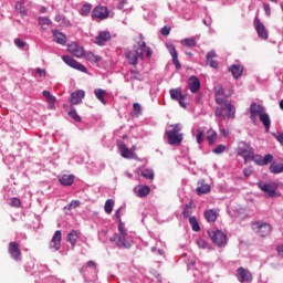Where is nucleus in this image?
I'll use <instances>...</instances> for the list:
<instances>
[{
	"mask_svg": "<svg viewBox=\"0 0 283 283\" xmlns=\"http://www.w3.org/2000/svg\"><path fill=\"white\" fill-rule=\"evenodd\" d=\"M170 129L166 130L169 145H180L185 140V135L182 132V124H171Z\"/></svg>",
	"mask_w": 283,
	"mask_h": 283,
	"instance_id": "1",
	"label": "nucleus"
},
{
	"mask_svg": "<svg viewBox=\"0 0 283 283\" xmlns=\"http://www.w3.org/2000/svg\"><path fill=\"white\" fill-rule=\"evenodd\" d=\"M213 90L217 105L229 102L230 96H233V86L231 85L223 86L222 84H216Z\"/></svg>",
	"mask_w": 283,
	"mask_h": 283,
	"instance_id": "2",
	"label": "nucleus"
},
{
	"mask_svg": "<svg viewBox=\"0 0 283 283\" xmlns=\"http://www.w3.org/2000/svg\"><path fill=\"white\" fill-rule=\"evenodd\" d=\"M137 45L126 52V59L129 65H138V59L143 60V53L145 52V48H147V43L139 41Z\"/></svg>",
	"mask_w": 283,
	"mask_h": 283,
	"instance_id": "3",
	"label": "nucleus"
},
{
	"mask_svg": "<svg viewBox=\"0 0 283 283\" xmlns=\"http://www.w3.org/2000/svg\"><path fill=\"white\" fill-rule=\"evenodd\" d=\"M218 105L219 107H217L214 112L217 117L228 118V120L235 118V107L230 101Z\"/></svg>",
	"mask_w": 283,
	"mask_h": 283,
	"instance_id": "4",
	"label": "nucleus"
},
{
	"mask_svg": "<svg viewBox=\"0 0 283 283\" xmlns=\"http://www.w3.org/2000/svg\"><path fill=\"white\" fill-rule=\"evenodd\" d=\"M251 229L256 235H259V238H266L268 235H271L273 226L264 221H253L251 223Z\"/></svg>",
	"mask_w": 283,
	"mask_h": 283,
	"instance_id": "5",
	"label": "nucleus"
},
{
	"mask_svg": "<svg viewBox=\"0 0 283 283\" xmlns=\"http://www.w3.org/2000/svg\"><path fill=\"white\" fill-rule=\"evenodd\" d=\"M259 187L261 191L266 193V198H280V196H282L280 191H277V184L275 182L260 184Z\"/></svg>",
	"mask_w": 283,
	"mask_h": 283,
	"instance_id": "6",
	"label": "nucleus"
},
{
	"mask_svg": "<svg viewBox=\"0 0 283 283\" xmlns=\"http://www.w3.org/2000/svg\"><path fill=\"white\" fill-rule=\"evenodd\" d=\"M209 238L212 240L213 244L217 247H222V244H227V234L220 230L208 231Z\"/></svg>",
	"mask_w": 283,
	"mask_h": 283,
	"instance_id": "7",
	"label": "nucleus"
},
{
	"mask_svg": "<svg viewBox=\"0 0 283 283\" xmlns=\"http://www.w3.org/2000/svg\"><path fill=\"white\" fill-rule=\"evenodd\" d=\"M253 24L259 39L266 41L269 39V31L266 30V27L264 25V23H262L260 18H254Z\"/></svg>",
	"mask_w": 283,
	"mask_h": 283,
	"instance_id": "8",
	"label": "nucleus"
},
{
	"mask_svg": "<svg viewBox=\"0 0 283 283\" xmlns=\"http://www.w3.org/2000/svg\"><path fill=\"white\" fill-rule=\"evenodd\" d=\"M108 18H109V10L107 9V7L98 6V7H95L92 11L93 20L98 19V21H105V19H108Z\"/></svg>",
	"mask_w": 283,
	"mask_h": 283,
	"instance_id": "9",
	"label": "nucleus"
},
{
	"mask_svg": "<svg viewBox=\"0 0 283 283\" xmlns=\"http://www.w3.org/2000/svg\"><path fill=\"white\" fill-rule=\"evenodd\" d=\"M8 251L12 260H14L15 262H21V260H23V253H21V248H19V243L11 241L9 243Z\"/></svg>",
	"mask_w": 283,
	"mask_h": 283,
	"instance_id": "10",
	"label": "nucleus"
},
{
	"mask_svg": "<svg viewBox=\"0 0 283 283\" xmlns=\"http://www.w3.org/2000/svg\"><path fill=\"white\" fill-rule=\"evenodd\" d=\"M62 60L64 61V63H66V65H69L70 67H73V70H78V72L87 73V67H85V65L76 62V60H74L72 56L64 55V56H62Z\"/></svg>",
	"mask_w": 283,
	"mask_h": 283,
	"instance_id": "11",
	"label": "nucleus"
},
{
	"mask_svg": "<svg viewBox=\"0 0 283 283\" xmlns=\"http://www.w3.org/2000/svg\"><path fill=\"white\" fill-rule=\"evenodd\" d=\"M112 241L117 240L116 244L119 248L123 249H132V241L127 240V233H117L115 234L114 239H111Z\"/></svg>",
	"mask_w": 283,
	"mask_h": 283,
	"instance_id": "12",
	"label": "nucleus"
},
{
	"mask_svg": "<svg viewBox=\"0 0 283 283\" xmlns=\"http://www.w3.org/2000/svg\"><path fill=\"white\" fill-rule=\"evenodd\" d=\"M237 279L241 283L253 282V274H251V271H249L248 269L239 268L237 270Z\"/></svg>",
	"mask_w": 283,
	"mask_h": 283,
	"instance_id": "13",
	"label": "nucleus"
},
{
	"mask_svg": "<svg viewBox=\"0 0 283 283\" xmlns=\"http://www.w3.org/2000/svg\"><path fill=\"white\" fill-rule=\"evenodd\" d=\"M67 50L73 56H76V59H82V56H85V49H83V46L78 45L76 42L69 44Z\"/></svg>",
	"mask_w": 283,
	"mask_h": 283,
	"instance_id": "14",
	"label": "nucleus"
},
{
	"mask_svg": "<svg viewBox=\"0 0 283 283\" xmlns=\"http://www.w3.org/2000/svg\"><path fill=\"white\" fill-rule=\"evenodd\" d=\"M62 240H63V234L61 233V230H56L50 241V245H49L50 249H52L53 251H59L61 249Z\"/></svg>",
	"mask_w": 283,
	"mask_h": 283,
	"instance_id": "15",
	"label": "nucleus"
},
{
	"mask_svg": "<svg viewBox=\"0 0 283 283\" xmlns=\"http://www.w3.org/2000/svg\"><path fill=\"white\" fill-rule=\"evenodd\" d=\"M253 154H254L253 147H251L250 145H244L242 147H239L238 155L242 156L245 163L247 160H251V158H253Z\"/></svg>",
	"mask_w": 283,
	"mask_h": 283,
	"instance_id": "16",
	"label": "nucleus"
},
{
	"mask_svg": "<svg viewBox=\"0 0 283 283\" xmlns=\"http://www.w3.org/2000/svg\"><path fill=\"white\" fill-rule=\"evenodd\" d=\"M85 98V91L77 90L71 94L70 103L71 105H81Z\"/></svg>",
	"mask_w": 283,
	"mask_h": 283,
	"instance_id": "17",
	"label": "nucleus"
},
{
	"mask_svg": "<svg viewBox=\"0 0 283 283\" xmlns=\"http://www.w3.org/2000/svg\"><path fill=\"white\" fill-rule=\"evenodd\" d=\"M188 87L192 94H197V92L200 90V78L197 76H190L188 78Z\"/></svg>",
	"mask_w": 283,
	"mask_h": 283,
	"instance_id": "18",
	"label": "nucleus"
},
{
	"mask_svg": "<svg viewBox=\"0 0 283 283\" xmlns=\"http://www.w3.org/2000/svg\"><path fill=\"white\" fill-rule=\"evenodd\" d=\"M118 149H119L122 158L132 159L135 156L134 151L132 149L127 148V145H125V143H123V142L119 143Z\"/></svg>",
	"mask_w": 283,
	"mask_h": 283,
	"instance_id": "19",
	"label": "nucleus"
},
{
	"mask_svg": "<svg viewBox=\"0 0 283 283\" xmlns=\"http://www.w3.org/2000/svg\"><path fill=\"white\" fill-rule=\"evenodd\" d=\"M109 39H112V35L109 34V32L107 31H102L99 32V34L95 38V43L97 45H104L105 43H107V41H109Z\"/></svg>",
	"mask_w": 283,
	"mask_h": 283,
	"instance_id": "20",
	"label": "nucleus"
},
{
	"mask_svg": "<svg viewBox=\"0 0 283 283\" xmlns=\"http://www.w3.org/2000/svg\"><path fill=\"white\" fill-rule=\"evenodd\" d=\"M211 191V186L206 184L205 180L198 181V187L196 188V192L198 196H202V193H209Z\"/></svg>",
	"mask_w": 283,
	"mask_h": 283,
	"instance_id": "21",
	"label": "nucleus"
},
{
	"mask_svg": "<svg viewBox=\"0 0 283 283\" xmlns=\"http://www.w3.org/2000/svg\"><path fill=\"white\" fill-rule=\"evenodd\" d=\"M229 72H231L233 78H240L242 76V73L244 72V66L241 64H233L229 67Z\"/></svg>",
	"mask_w": 283,
	"mask_h": 283,
	"instance_id": "22",
	"label": "nucleus"
},
{
	"mask_svg": "<svg viewBox=\"0 0 283 283\" xmlns=\"http://www.w3.org/2000/svg\"><path fill=\"white\" fill-rule=\"evenodd\" d=\"M169 54L172 56V63L176 67V70H180L182 65L180 64V61H178V51H176V46L170 45L168 46Z\"/></svg>",
	"mask_w": 283,
	"mask_h": 283,
	"instance_id": "23",
	"label": "nucleus"
},
{
	"mask_svg": "<svg viewBox=\"0 0 283 283\" xmlns=\"http://www.w3.org/2000/svg\"><path fill=\"white\" fill-rule=\"evenodd\" d=\"M59 182L63 187H71L74 185V175H62L59 177Z\"/></svg>",
	"mask_w": 283,
	"mask_h": 283,
	"instance_id": "24",
	"label": "nucleus"
},
{
	"mask_svg": "<svg viewBox=\"0 0 283 283\" xmlns=\"http://www.w3.org/2000/svg\"><path fill=\"white\" fill-rule=\"evenodd\" d=\"M259 119L262 123V125L265 127V132H269L271 129V117L268 113H261L259 115Z\"/></svg>",
	"mask_w": 283,
	"mask_h": 283,
	"instance_id": "25",
	"label": "nucleus"
},
{
	"mask_svg": "<svg viewBox=\"0 0 283 283\" xmlns=\"http://www.w3.org/2000/svg\"><path fill=\"white\" fill-rule=\"evenodd\" d=\"M264 112V107H262V105H258L255 103H252L250 106V114L252 118H255V116H260L261 114H263Z\"/></svg>",
	"mask_w": 283,
	"mask_h": 283,
	"instance_id": "26",
	"label": "nucleus"
},
{
	"mask_svg": "<svg viewBox=\"0 0 283 283\" xmlns=\"http://www.w3.org/2000/svg\"><path fill=\"white\" fill-rule=\"evenodd\" d=\"M206 139L210 146L216 145V140H218V133L213 130V128L208 129L206 133Z\"/></svg>",
	"mask_w": 283,
	"mask_h": 283,
	"instance_id": "27",
	"label": "nucleus"
},
{
	"mask_svg": "<svg viewBox=\"0 0 283 283\" xmlns=\"http://www.w3.org/2000/svg\"><path fill=\"white\" fill-rule=\"evenodd\" d=\"M195 209H196V203H193V200H190L188 203L185 205V208L182 211L184 218H190Z\"/></svg>",
	"mask_w": 283,
	"mask_h": 283,
	"instance_id": "28",
	"label": "nucleus"
},
{
	"mask_svg": "<svg viewBox=\"0 0 283 283\" xmlns=\"http://www.w3.org/2000/svg\"><path fill=\"white\" fill-rule=\"evenodd\" d=\"M151 193V188L149 186L142 185L137 189L138 198H147Z\"/></svg>",
	"mask_w": 283,
	"mask_h": 283,
	"instance_id": "29",
	"label": "nucleus"
},
{
	"mask_svg": "<svg viewBox=\"0 0 283 283\" xmlns=\"http://www.w3.org/2000/svg\"><path fill=\"white\" fill-rule=\"evenodd\" d=\"M207 63L210 67H213L214 70L218 69V62L213 59H216V51L208 52L207 56Z\"/></svg>",
	"mask_w": 283,
	"mask_h": 283,
	"instance_id": "30",
	"label": "nucleus"
},
{
	"mask_svg": "<svg viewBox=\"0 0 283 283\" xmlns=\"http://www.w3.org/2000/svg\"><path fill=\"white\" fill-rule=\"evenodd\" d=\"M54 41L57 42L60 45H65L67 43V38L65 34L59 31H53Z\"/></svg>",
	"mask_w": 283,
	"mask_h": 283,
	"instance_id": "31",
	"label": "nucleus"
},
{
	"mask_svg": "<svg viewBox=\"0 0 283 283\" xmlns=\"http://www.w3.org/2000/svg\"><path fill=\"white\" fill-rule=\"evenodd\" d=\"M43 96L46 99V103H49V108L54 109V103H56V97L51 95L49 91H43Z\"/></svg>",
	"mask_w": 283,
	"mask_h": 283,
	"instance_id": "32",
	"label": "nucleus"
},
{
	"mask_svg": "<svg viewBox=\"0 0 283 283\" xmlns=\"http://www.w3.org/2000/svg\"><path fill=\"white\" fill-rule=\"evenodd\" d=\"M205 218L207 222H216V220H218V212L213 209L207 210L205 212Z\"/></svg>",
	"mask_w": 283,
	"mask_h": 283,
	"instance_id": "33",
	"label": "nucleus"
},
{
	"mask_svg": "<svg viewBox=\"0 0 283 283\" xmlns=\"http://www.w3.org/2000/svg\"><path fill=\"white\" fill-rule=\"evenodd\" d=\"M77 240H78V231L72 230L67 234V242H70V244H72V247H76Z\"/></svg>",
	"mask_w": 283,
	"mask_h": 283,
	"instance_id": "34",
	"label": "nucleus"
},
{
	"mask_svg": "<svg viewBox=\"0 0 283 283\" xmlns=\"http://www.w3.org/2000/svg\"><path fill=\"white\" fill-rule=\"evenodd\" d=\"M182 88L178 87L170 90V97L172 98V101H179V98H182Z\"/></svg>",
	"mask_w": 283,
	"mask_h": 283,
	"instance_id": "35",
	"label": "nucleus"
},
{
	"mask_svg": "<svg viewBox=\"0 0 283 283\" xmlns=\"http://www.w3.org/2000/svg\"><path fill=\"white\" fill-rule=\"evenodd\" d=\"M94 94H95L96 98L103 103V105L107 104V102H105V94H107V92L105 90L97 88L94 91Z\"/></svg>",
	"mask_w": 283,
	"mask_h": 283,
	"instance_id": "36",
	"label": "nucleus"
},
{
	"mask_svg": "<svg viewBox=\"0 0 283 283\" xmlns=\"http://www.w3.org/2000/svg\"><path fill=\"white\" fill-rule=\"evenodd\" d=\"M271 174H283V164L273 163L270 165Z\"/></svg>",
	"mask_w": 283,
	"mask_h": 283,
	"instance_id": "37",
	"label": "nucleus"
},
{
	"mask_svg": "<svg viewBox=\"0 0 283 283\" xmlns=\"http://www.w3.org/2000/svg\"><path fill=\"white\" fill-rule=\"evenodd\" d=\"M39 25L43 28V30H46L49 25H52V20L48 17H40L39 19Z\"/></svg>",
	"mask_w": 283,
	"mask_h": 283,
	"instance_id": "38",
	"label": "nucleus"
},
{
	"mask_svg": "<svg viewBox=\"0 0 283 283\" xmlns=\"http://www.w3.org/2000/svg\"><path fill=\"white\" fill-rule=\"evenodd\" d=\"M196 139L198 145H202V143H205V127L197 128Z\"/></svg>",
	"mask_w": 283,
	"mask_h": 283,
	"instance_id": "39",
	"label": "nucleus"
},
{
	"mask_svg": "<svg viewBox=\"0 0 283 283\" xmlns=\"http://www.w3.org/2000/svg\"><path fill=\"white\" fill-rule=\"evenodd\" d=\"M104 211L109 216L114 211V200L107 199L104 206Z\"/></svg>",
	"mask_w": 283,
	"mask_h": 283,
	"instance_id": "40",
	"label": "nucleus"
},
{
	"mask_svg": "<svg viewBox=\"0 0 283 283\" xmlns=\"http://www.w3.org/2000/svg\"><path fill=\"white\" fill-rule=\"evenodd\" d=\"M140 176H143V178H146L147 180H154V170L146 168L142 170Z\"/></svg>",
	"mask_w": 283,
	"mask_h": 283,
	"instance_id": "41",
	"label": "nucleus"
},
{
	"mask_svg": "<svg viewBox=\"0 0 283 283\" xmlns=\"http://www.w3.org/2000/svg\"><path fill=\"white\" fill-rule=\"evenodd\" d=\"M182 45L186 48H196V39L193 38H187L181 41Z\"/></svg>",
	"mask_w": 283,
	"mask_h": 283,
	"instance_id": "42",
	"label": "nucleus"
},
{
	"mask_svg": "<svg viewBox=\"0 0 283 283\" xmlns=\"http://www.w3.org/2000/svg\"><path fill=\"white\" fill-rule=\"evenodd\" d=\"M143 74H140V72L136 71V70H132L130 71V81H143Z\"/></svg>",
	"mask_w": 283,
	"mask_h": 283,
	"instance_id": "43",
	"label": "nucleus"
},
{
	"mask_svg": "<svg viewBox=\"0 0 283 283\" xmlns=\"http://www.w3.org/2000/svg\"><path fill=\"white\" fill-rule=\"evenodd\" d=\"M189 223L192 227V231H196V232L200 231V224H198V219H196V217H190Z\"/></svg>",
	"mask_w": 283,
	"mask_h": 283,
	"instance_id": "44",
	"label": "nucleus"
},
{
	"mask_svg": "<svg viewBox=\"0 0 283 283\" xmlns=\"http://www.w3.org/2000/svg\"><path fill=\"white\" fill-rule=\"evenodd\" d=\"M69 116H70V118L75 120V123H81V116L78 115V113H76V109L70 111Z\"/></svg>",
	"mask_w": 283,
	"mask_h": 283,
	"instance_id": "45",
	"label": "nucleus"
},
{
	"mask_svg": "<svg viewBox=\"0 0 283 283\" xmlns=\"http://www.w3.org/2000/svg\"><path fill=\"white\" fill-rule=\"evenodd\" d=\"M92 12V4H84L81 9L82 17H87Z\"/></svg>",
	"mask_w": 283,
	"mask_h": 283,
	"instance_id": "46",
	"label": "nucleus"
},
{
	"mask_svg": "<svg viewBox=\"0 0 283 283\" xmlns=\"http://www.w3.org/2000/svg\"><path fill=\"white\" fill-rule=\"evenodd\" d=\"M224 151H227V146L222 144L218 145L214 149H212V154L217 155L224 154Z\"/></svg>",
	"mask_w": 283,
	"mask_h": 283,
	"instance_id": "47",
	"label": "nucleus"
},
{
	"mask_svg": "<svg viewBox=\"0 0 283 283\" xmlns=\"http://www.w3.org/2000/svg\"><path fill=\"white\" fill-rule=\"evenodd\" d=\"M270 163H273V155L268 154L262 157V167H264L265 165H270Z\"/></svg>",
	"mask_w": 283,
	"mask_h": 283,
	"instance_id": "48",
	"label": "nucleus"
},
{
	"mask_svg": "<svg viewBox=\"0 0 283 283\" xmlns=\"http://www.w3.org/2000/svg\"><path fill=\"white\" fill-rule=\"evenodd\" d=\"M250 160H253L255 165H259L262 167V155H255V153H253L252 157H250Z\"/></svg>",
	"mask_w": 283,
	"mask_h": 283,
	"instance_id": "49",
	"label": "nucleus"
},
{
	"mask_svg": "<svg viewBox=\"0 0 283 283\" xmlns=\"http://www.w3.org/2000/svg\"><path fill=\"white\" fill-rule=\"evenodd\" d=\"M78 207H81V201L73 200L70 202V205H67V207H65V209H69V211H72V209H76Z\"/></svg>",
	"mask_w": 283,
	"mask_h": 283,
	"instance_id": "50",
	"label": "nucleus"
},
{
	"mask_svg": "<svg viewBox=\"0 0 283 283\" xmlns=\"http://www.w3.org/2000/svg\"><path fill=\"white\" fill-rule=\"evenodd\" d=\"M10 207H14L15 209H19V207H21V199L17 197L11 198Z\"/></svg>",
	"mask_w": 283,
	"mask_h": 283,
	"instance_id": "51",
	"label": "nucleus"
},
{
	"mask_svg": "<svg viewBox=\"0 0 283 283\" xmlns=\"http://www.w3.org/2000/svg\"><path fill=\"white\" fill-rule=\"evenodd\" d=\"M14 45H17V48H20V50H23V48H25L27 43L24 41H22L21 39L17 38L14 40Z\"/></svg>",
	"mask_w": 283,
	"mask_h": 283,
	"instance_id": "52",
	"label": "nucleus"
},
{
	"mask_svg": "<svg viewBox=\"0 0 283 283\" xmlns=\"http://www.w3.org/2000/svg\"><path fill=\"white\" fill-rule=\"evenodd\" d=\"M133 109L135 112V114L138 116L143 113V108L140 107V104L138 103H134L133 104Z\"/></svg>",
	"mask_w": 283,
	"mask_h": 283,
	"instance_id": "53",
	"label": "nucleus"
},
{
	"mask_svg": "<svg viewBox=\"0 0 283 283\" xmlns=\"http://www.w3.org/2000/svg\"><path fill=\"white\" fill-rule=\"evenodd\" d=\"M169 32H171V28L165 25L163 29H161V34L163 36H169Z\"/></svg>",
	"mask_w": 283,
	"mask_h": 283,
	"instance_id": "54",
	"label": "nucleus"
},
{
	"mask_svg": "<svg viewBox=\"0 0 283 283\" xmlns=\"http://www.w3.org/2000/svg\"><path fill=\"white\" fill-rule=\"evenodd\" d=\"M88 59H91V61H95V63H98V61H101V56L94 55L92 53L88 54Z\"/></svg>",
	"mask_w": 283,
	"mask_h": 283,
	"instance_id": "55",
	"label": "nucleus"
},
{
	"mask_svg": "<svg viewBox=\"0 0 283 283\" xmlns=\"http://www.w3.org/2000/svg\"><path fill=\"white\" fill-rule=\"evenodd\" d=\"M36 74H39V76H41V77H45L46 72H45L44 69L38 67L36 69Z\"/></svg>",
	"mask_w": 283,
	"mask_h": 283,
	"instance_id": "56",
	"label": "nucleus"
},
{
	"mask_svg": "<svg viewBox=\"0 0 283 283\" xmlns=\"http://www.w3.org/2000/svg\"><path fill=\"white\" fill-rule=\"evenodd\" d=\"M276 253L280 258H283V244L277 245Z\"/></svg>",
	"mask_w": 283,
	"mask_h": 283,
	"instance_id": "57",
	"label": "nucleus"
},
{
	"mask_svg": "<svg viewBox=\"0 0 283 283\" xmlns=\"http://www.w3.org/2000/svg\"><path fill=\"white\" fill-rule=\"evenodd\" d=\"M180 107H187V103H185V95H181V98L177 99Z\"/></svg>",
	"mask_w": 283,
	"mask_h": 283,
	"instance_id": "58",
	"label": "nucleus"
},
{
	"mask_svg": "<svg viewBox=\"0 0 283 283\" xmlns=\"http://www.w3.org/2000/svg\"><path fill=\"white\" fill-rule=\"evenodd\" d=\"M118 231H119L118 233H127V232L125 231V226L123 224L122 221H119Z\"/></svg>",
	"mask_w": 283,
	"mask_h": 283,
	"instance_id": "59",
	"label": "nucleus"
},
{
	"mask_svg": "<svg viewBox=\"0 0 283 283\" xmlns=\"http://www.w3.org/2000/svg\"><path fill=\"white\" fill-rule=\"evenodd\" d=\"M243 174H244L245 178H249V176H251V174H253V170H251V168H245L243 170Z\"/></svg>",
	"mask_w": 283,
	"mask_h": 283,
	"instance_id": "60",
	"label": "nucleus"
},
{
	"mask_svg": "<svg viewBox=\"0 0 283 283\" xmlns=\"http://www.w3.org/2000/svg\"><path fill=\"white\" fill-rule=\"evenodd\" d=\"M220 134H221V136H223V138H227L229 136V130L221 128Z\"/></svg>",
	"mask_w": 283,
	"mask_h": 283,
	"instance_id": "61",
	"label": "nucleus"
},
{
	"mask_svg": "<svg viewBox=\"0 0 283 283\" xmlns=\"http://www.w3.org/2000/svg\"><path fill=\"white\" fill-rule=\"evenodd\" d=\"M275 138H276V140H279V143H280L281 145H283V134L276 135Z\"/></svg>",
	"mask_w": 283,
	"mask_h": 283,
	"instance_id": "62",
	"label": "nucleus"
},
{
	"mask_svg": "<svg viewBox=\"0 0 283 283\" xmlns=\"http://www.w3.org/2000/svg\"><path fill=\"white\" fill-rule=\"evenodd\" d=\"M263 8L266 14H271V7L269 4H264Z\"/></svg>",
	"mask_w": 283,
	"mask_h": 283,
	"instance_id": "63",
	"label": "nucleus"
},
{
	"mask_svg": "<svg viewBox=\"0 0 283 283\" xmlns=\"http://www.w3.org/2000/svg\"><path fill=\"white\" fill-rule=\"evenodd\" d=\"M199 247H202V249H207V243L205 240L198 241Z\"/></svg>",
	"mask_w": 283,
	"mask_h": 283,
	"instance_id": "64",
	"label": "nucleus"
}]
</instances>
